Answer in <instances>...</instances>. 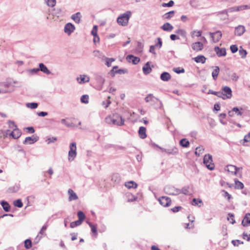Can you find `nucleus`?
<instances>
[{
	"instance_id": "39448f33",
	"label": "nucleus",
	"mask_w": 250,
	"mask_h": 250,
	"mask_svg": "<svg viewBox=\"0 0 250 250\" xmlns=\"http://www.w3.org/2000/svg\"><path fill=\"white\" fill-rule=\"evenodd\" d=\"M124 119L122 116L118 114H113L112 115V124L114 125L121 126L124 125Z\"/></svg>"
},
{
	"instance_id": "ea45409f",
	"label": "nucleus",
	"mask_w": 250,
	"mask_h": 250,
	"mask_svg": "<svg viewBox=\"0 0 250 250\" xmlns=\"http://www.w3.org/2000/svg\"><path fill=\"white\" fill-rule=\"evenodd\" d=\"M189 186H186L183 187L181 189H179V192H178V195L182 193L185 195H188L189 194Z\"/></svg>"
},
{
	"instance_id": "680f3d73",
	"label": "nucleus",
	"mask_w": 250,
	"mask_h": 250,
	"mask_svg": "<svg viewBox=\"0 0 250 250\" xmlns=\"http://www.w3.org/2000/svg\"><path fill=\"white\" fill-rule=\"evenodd\" d=\"M97 30H98V27H97V25H94L93 27V29L91 31V34L94 36V37H97V36H98V34H97Z\"/></svg>"
},
{
	"instance_id": "bf43d9fd",
	"label": "nucleus",
	"mask_w": 250,
	"mask_h": 250,
	"mask_svg": "<svg viewBox=\"0 0 250 250\" xmlns=\"http://www.w3.org/2000/svg\"><path fill=\"white\" fill-rule=\"evenodd\" d=\"M230 78L232 81L237 82L238 80L239 77L237 75L236 73H233L231 74Z\"/></svg>"
},
{
	"instance_id": "4be33fe9",
	"label": "nucleus",
	"mask_w": 250,
	"mask_h": 250,
	"mask_svg": "<svg viewBox=\"0 0 250 250\" xmlns=\"http://www.w3.org/2000/svg\"><path fill=\"white\" fill-rule=\"evenodd\" d=\"M39 66V71H41L43 73L47 75H49L51 74V71L47 68V67L43 63H40Z\"/></svg>"
},
{
	"instance_id": "864d4df0",
	"label": "nucleus",
	"mask_w": 250,
	"mask_h": 250,
	"mask_svg": "<svg viewBox=\"0 0 250 250\" xmlns=\"http://www.w3.org/2000/svg\"><path fill=\"white\" fill-rule=\"evenodd\" d=\"M26 105L28 108L35 109L38 107V104L37 103H27Z\"/></svg>"
},
{
	"instance_id": "49530a36",
	"label": "nucleus",
	"mask_w": 250,
	"mask_h": 250,
	"mask_svg": "<svg viewBox=\"0 0 250 250\" xmlns=\"http://www.w3.org/2000/svg\"><path fill=\"white\" fill-rule=\"evenodd\" d=\"M77 215L79 217L78 220H79L82 223L85 218V214L83 211H79L77 213Z\"/></svg>"
},
{
	"instance_id": "e433bc0d",
	"label": "nucleus",
	"mask_w": 250,
	"mask_h": 250,
	"mask_svg": "<svg viewBox=\"0 0 250 250\" xmlns=\"http://www.w3.org/2000/svg\"><path fill=\"white\" fill-rule=\"evenodd\" d=\"M94 56L101 59L102 61H104L106 57L98 50H95L93 52Z\"/></svg>"
},
{
	"instance_id": "4c0bfd02",
	"label": "nucleus",
	"mask_w": 250,
	"mask_h": 250,
	"mask_svg": "<svg viewBox=\"0 0 250 250\" xmlns=\"http://www.w3.org/2000/svg\"><path fill=\"white\" fill-rule=\"evenodd\" d=\"M179 144L182 147L186 148L189 146V142L186 138H184L180 141Z\"/></svg>"
},
{
	"instance_id": "09e8293b",
	"label": "nucleus",
	"mask_w": 250,
	"mask_h": 250,
	"mask_svg": "<svg viewBox=\"0 0 250 250\" xmlns=\"http://www.w3.org/2000/svg\"><path fill=\"white\" fill-rule=\"evenodd\" d=\"M104 61L105 62V65H107V66L109 67L111 65V63L115 61V59L114 58L106 57Z\"/></svg>"
},
{
	"instance_id": "f3484780",
	"label": "nucleus",
	"mask_w": 250,
	"mask_h": 250,
	"mask_svg": "<svg viewBox=\"0 0 250 250\" xmlns=\"http://www.w3.org/2000/svg\"><path fill=\"white\" fill-rule=\"evenodd\" d=\"M77 80L79 83H84L89 82L90 78L87 75H81L80 77L77 78Z\"/></svg>"
},
{
	"instance_id": "5701e85b",
	"label": "nucleus",
	"mask_w": 250,
	"mask_h": 250,
	"mask_svg": "<svg viewBox=\"0 0 250 250\" xmlns=\"http://www.w3.org/2000/svg\"><path fill=\"white\" fill-rule=\"evenodd\" d=\"M95 79L98 84L101 86H102L104 83L105 79L103 76L100 74H95Z\"/></svg>"
},
{
	"instance_id": "a878e982",
	"label": "nucleus",
	"mask_w": 250,
	"mask_h": 250,
	"mask_svg": "<svg viewBox=\"0 0 250 250\" xmlns=\"http://www.w3.org/2000/svg\"><path fill=\"white\" fill-rule=\"evenodd\" d=\"M68 193L69 194V201L75 200L78 198V197L76 193L71 189H68Z\"/></svg>"
},
{
	"instance_id": "f03ea898",
	"label": "nucleus",
	"mask_w": 250,
	"mask_h": 250,
	"mask_svg": "<svg viewBox=\"0 0 250 250\" xmlns=\"http://www.w3.org/2000/svg\"><path fill=\"white\" fill-rule=\"evenodd\" d=\"M131 16V13L129 11L120 15L117 19V22L119 25L126 26L128 25L129 20Z\"/></svg>"
},
{
	"instance_id": "2eb2a0df",
	"label": "nucleus",
	"mask_w": 250,
	"mask_h": 250,
	"mask_svg": "<svg viewBox=\"0 0 250 250\" xmlns=\"http://www.w3.org/2000/svg\"><path fill=\"white\" fill-rule=\"evenodd\" d=\"M245 27L243 25H238L235 28V35L240 36L245 32Z\"/></svg>"
},
{
	"instance_id": "bb28decb",
	"label": "nucleus",
	"mask_w": 250,
	"mask_h": 250,
	"mask_svg": "<svg viewBox=\"0 0 250 250\" xmlns=\"http://www.w3.org/2000/svg\"><path fill=\"white\" fill-rule=\"evenodd\" d=\"M143 71L145 75H147L151 72L152 69L150 67L149 62H148L145 64L143 67Z\"/></svg>"
},
{
	"instance_id": "37998d69",
	"label": "nucleus",
	"mask_w": 250,
	"mask_h": 250,
	"mask_svg": "<svg viewBox=\"0 0 250 250\" xmlns=\"http://www.w3.org/2000/svg\"><path fill=\"white\" fill-rule=\"evenodd\" d=\"M236 9H237L236 6H234V7H230L227 10H225L221 12L220 13L225 14L227 15V16H228L227 14L228 12H236L237 11Z\"/></svg>"
},
{
	"instance_id": "4468645a",
	"label": "nucleus",
	"mask_w": 250,
	"mask_h": 250,
	"mask_svg": "<svg viewBox=\"0 0 250 250\" xmlns=\"http://www.w3.org/2000/svg\"><path fill=\"white\" fill-rule=\"evenodd\" d=\"M126 60L129 62H131L134 64H137L140 61L139 57L132 55H128L126 57Z\"/></svg>"
},
{
	"instance_id": "6ab92c4d",
	"label": "nucleus",
	"mask_w": 250,
	"mask_h": 250,
	"mask_svg": "<svg viewBox=\"0 0 250 250\" xmlns=\"http://www.w3.org/2000/svg\"><path fill=\"white\" fill-rule=\"evenodd\" d=\"M52 14L53 16L59 17L63 15L62 9L60 7H56L53 9Z\"/></svg>"
},
{
	"instance_id": "c03bdc74",
	"label": "nucleus",
	"mask_w": 250,
	"mask_h": 250,
	"mask_svg": "<svg viewBox=\"0 0 250 250\" xmlns=\"http://www.w3.org/2000/svg\"><path fill=\"white\" fill-rule=\"evenodd\" d=\"M87 223L90 227L92 232L94 233L95 235H97V229L96 226L93 225L91 222L88 221H87Z\"/></svg>"
},
{
	"instance_id": "1a4fd4ad",
	"label": "nucleus",
	"mask_w": 250,
	"mask_h": 250,
	"mask_svg": "<svg viewBox=\"0 0 250 250\" xmlns=\"http://www.w3.org/2000/svg\"><path fill=\"white\" fill-rule=\"evenodd\" d=\"M222 90L223 93V96L226 97V99H230L232 96V90L231 88L228 86H225L222 88Z\"/></svg>"
},
{
	"instance_id": "8fccbe9b",
	"label": "nucleus",
	"mask_w": 250,
	"mask_h": 250,
	"mask_svg": "<svg viewBox=\"0 0 250 250\" xmlns=\"http://www.w3.org/2000/svg\"><path fill=\"white\" fill-rule=\"evenodd\" d=\"M13 204L15 207L21 208L23 206V203L21 199H17L14 201Z\"/></svg>"
},
{
	"instance_id": "13d9d810",
	"label": "nucleus",
	"mask_w": 250,
	"mask_h": 250,
	"mask_svg": "<svg viewBox=\"0 0 250 250\" xmlns=\"http://www.w3.org/2000/svg\"><path fill=\"white\" fill-rule=\"evenodd\" d=\"M158 42L155 43V47H157L160 49L162 46V41L160 37L157 38Z\"/></svg>"
},
{
	"instance_id": "a19ab883",
	"label": "nucleus",
	"mask_w": 250,
	"mask_h": 250,
	"mask_svg": "<svg viewBox=\"0 0 250 250\" xmlns=\"http://www.w3.org/2000/svg\"><path fill=\"white\" fill-rule=\"evenodd\" d=\"M175 33L181 36L183 38H186L187 37V32L184 29H178L175 31Z\"/></svg>"
},
{
	"instance_id": "f257e3e1",
	"label": "nucleus",
	"mask_w": 250,
	"mask_h": 250,
	"mask_svg": "<svg viewBox=\"0 0 250 250\" xmlns=\"http://www.w3.org/2000/svg\"><path fill=\"white\" fill-rule=\"evenodd\" d=\"M15 86L11 80L0 83V94L11 93L14 90Z\"/></svg>"
},
{
	"instance_id": "7c9ffc66",
	"label": "nucleus",
	"mask_w": 250,
	"mask_h": 250,
	"mask_svg": "<svg viewBox=\"0 0 250 250\" xmlns=\"http://www.w3.org/2000/svg\"><path fill=\"white\" fill-rule=\"evenodd\" d=\"M71 19L77 23H79L81 21V15L80 12H77L71 16Z\"/></svg>"
},
{
	"instance_id": "393cba45",
	"label": "nucleus",
	"mask_w": 250,
	"mask_h": 250,
	"mask_svg": "<svg viewBox=\"0 0 250 250\" xmlns=\"http://www.w3.org/2000/svg\"><path fill=\"white\" fill-rule=\"evenodd\" d=\"M138 133L139 136L142 139H145L147 135L146 134V128L144 126H141L139 128Z\"/></svg>"
},
{
	"instance_id": "a18cd8bd",
	"label": "nucleus",
	"mask_w": 250,
	"mask_h": 250,
	"mask_svg": "<svg viewBox=\"0 0 250 250\" xmlns=\"http://www.w3.org/2000/svg\"><path fill=\"white\" fill-rule=\"evenodd\" d=\"M239 53L242 59H245L246 57L247 52L241 46L239 50Z\"/></svg>"
},
{
	"instance_id": "72a5a7b5",
	"label": "nucleus",
	"mask_w": 250,
	"mask_h": 250,
	"mask_svg": "<svg viewBox=\"0 0 250 250\" xmlns=\"http://www.w3.org/2000/svg\"><path fill=\"white\" fill-rule=\"evenodd\" d=\"M137 186V183L133 181H130L125 183V186L129 189L131 188H136Z\"/></svg>"
},
{
	"instance_id": "c85d7f7f",
	"label": "nucleus",
	"mask_w": 250,
	"mask_h": 250,
	"mask_svg": "<svg viewBox=\"0 0 250 250\" xmlns=\"http://www.w3.org/2000/svg\"><path fill=\"white\" fill-rule=\"evenodd\" d=\"M161 28L164 31L170 32L173 29V27L169 22H166L161 27Z\"/></svg>"
},
{
	"instance_id": "ddd939ff",
	"label": "nucleus",
	"mask_w": 250,
	"mask_h": 250,
	"mask_svg": "<svg viewBox=\"0 0 250 250\" xmlns=\"http://www.w3.org/2000/svg\"><path fill=\"white\" fill-rule=\"evenodd\" d=\"M39 139V137L33 135L32 137H26L23 143L24 144H33L36 142Z\"/></svg>"
},
{
	"instance_id": "cd10ccee",
	"label": "nucleus",
	"mask_w": 250,
	"mask_h": 250,
	"mask_svg": "<svg viewBox=\"0 0 250 250\" xmlns=\"http://www.w3.org/2000/svg\"><path fill=\"white\" fill-rule=\"evenodd\" d=\"M167 153L169 155H176L178 153V149L176 146L167 148Z\"/></svg>"
},
{
	"instance_id": "052dcab7",
	"label": "nucleus",
	"mask_w": 250,
	"mask_h": 250,
	"mask_svg": "<svg viewBox=\"0 0 250 250\" xmlns=\"http://www.w3.org/2000/svg\"><path fill=\"white\" fill-rule=\"evenodd\" d=\"M8 123L9 125V127L12 129L13 130L17 127V126L15 124L13 121L9 120L8 121Z\"/></svg>"
},
{
	"instance_id": "a211bd4d",
	"label": "nucleus",
	"mask_w": 250,
	"mask_h": 250,
	"mask_svg": "<svg viewBox=\"0 0 250 250\" xmlns=\"http://www.w3.org/2000/svg\"><path fill=\"white\" fill-rule=\"evenodd\" d=\"M10 135L14 139L19 138L21 135V132L20 130L18 128L14 129L13 131L10 133Z\"/></svg>"
},
{
	"instance_id": "5fc2aeb1",
	"label": "nucleus",
	"mask_w": 250,
	"mask_h": 250,
	"mask_svg": "<svg viewBox=\"0 0 250 250\" xmlns=\"http://www.w3.org/2000/svg\"><path fill=\"white\" fill-rule=\"evenodd\" d=\"M89 96L87 95H83L81 98V101L83 103H88Z\"/></svg>"
},
{
	"instance_id": "c9c22d12",
	"label": "nucleus",
	"mask_w": 250,
	"mask_h": 250,
	"mask_svg": "<svg viewBox=\"0 0 250 250\" xmlns=\"http://www.w3.org/2000/svg\"><path fill=\"white\" fill-rule=\"evenodd\" d=\"M174 14H175L174 11H170L168 12L165 13L164 15H163V19H165V20H169L173 17Z\"/></svg>"
},
{
	"instance_id": "473e14b6",
	"label": "nucleus",
	"mask_w": 250,
	"mask_h": 250,
	"mask_svg": "<svg viewBox=\"0 0 250 250\" xmlns=\"http://www.w3.org/2000/svg\"><path fill=\"white\" fill-rule=\"evenodd\" d=\"M214 68L213 71L212 72V76L214 80H216L217 79L219 71L220 68L219 66H216L213 67Z\"/></svg>"
},
{
	"instance_id": "58836bf2",
	"label": "nucleus",
	"mask_w": 250,
	"mask_h": 250,
	"mask_svg": "<svg viewBox=\"0 0 250 250\" xmlns=\"http://www.w3.org/2000/svg\"><path fill=\"white\" fill-rule=\"evenodd\" d=\"M235 188L236 189H242L244 188V184L238 179H235Z\"/></svg>"
},
{
	"instance_id": "338daca9",
	"label": "nucleus",
	"mask_w": 250,
	"mask_h": 250,
	"mask_svg": "<svg viewBox=\"0 0 250 250\" xmlns=\"http://www.w3.org/2000/svg\"><path fill=\"white\" fill-rule=\"evenodd\" d=\"M230 49L232 53H236L238 50V47L236 45H231L230 47Z\"/></svg>"
},
{
	"instance_id": "f8f14e48",
	"label": "nucleus",
	"mask_w": 250,
	"mask_h": 250,
	"mask_svg": "<svg viewBox=\"0 0 250 250\" xmlns=\"http://www.w3.org/2000/svg\"><path fill=\"white\" fill-rule=\"evenodd\" d=\"M191 47L194 51L198 52L203 49L204 44L200 42H197L191 44Z\"/></svg>"
},
{
	"instance_id": "3c124183",
	"label": "nucleus",
	"mask_w": 250,
	"mask_h": 250,
	"mask_svg": "<svg viewBox=\"0 0 250 250\" xmlns=\"http://www.w3.org/2000/svg\"><path fill=\"white\" fill-rule=\"evenodd\" d=\"M24 247L27 249H29L32 247V242L31 240L27 239L24 241Z\"/></svg>"
},
{
	"instance_id": "2f4dec72",
	"label": "nucleus",
	"mask_w": 250,
	"mask_h": 250,
	"mask_svg": "<svg viewBox=\"0 0 250 250\" xmlns=\"http://www.w3.org/2000/svg\"><path fill=\"white\" fill-rule=\"evenodd\" d=\"M193 60L197 63H204L206 62V58L203 55H198L196 57L193 58Z\"/></svg>"
},
{
	"instance_id": "dca6fc26",
	"label": "nucleus",
	"mask_w": 250,
	"mask_h": 250,
	"mask_svg": "<svg viewBox=\"0 0 250 250\" xmlns=\"http://www.w3.org/2000/svg\"><path fill=\"white\" fill-rule=\"evenodd\" d=\"M214 51L218 57L225 56L226 55V50L225 48H220L218 46L214 47Z\"/></svg>"
},
{
	"instance_id": "69168bd1",
	"label": "nucleus",
	"mask_w": 250,
	"mask_h": 250,
	"mask_svg": "<svg viewBox=\"0 0 250 250\" xmlns=\"http://www.w3.org/2000/svg\"><path fill=\"white\" fill-rule=\"evenodd\" d=\"M229 216L230 218H228V220L230 221V222L233 224L235 223V220L234 219V215L231 213H229Z\"/></svg>"
},
{
	"instance_id": "0eeeda50",
	"label": "nucleus",
	"mask_w": 250,
	"mask_h": 250,
	"mask_svg": "<svg viewBox=\"0 0 250 250\" xmlns=\"http://www.w3.org/2000/svg\"><path fill=\"white\" fill-rule=\"evenodd\" d=\"M146 102L149 103L151 105L157 104L159 102L161 103L159 99L153 96L152 94H149L145 98Z\"/></svg>"
},
{
	"instance_id": "4d7b16f0",
	"label": "nucleus",
	"mask_w": 250,
	"mask_h": 250,
	"mask_svg": "<svg viewBox=\"0 0 250 250\" xmlns=\"http://www.w3.org/2000/svg\"><path fill=\"white\" fill-rule=\"evenodd\" d=\"M202 35V31H197V30H194L192 32H191V36L192 37H194V36L195 35L196 37H201Z\"/></svg>"
},
{
	"instance_id": "79ce46f5",
	"label": "nucleus",
	"mask_w": 250,
	"mask_h": 250,
	"mask_svg": "<svg viewBox=\"0 0 250 250\" xmlns=\"http://www.w3.org/2000/svg\"><path fill=\"white\" fill-rule=\"evenodd\" d=\"M19 190V187L18 185H14L8 188L7 192L9 193L17 192Z\"/></svg>"
},
{
	"instance_id": "c756f323",
	"label": "nucleus",
	"mask_w": 250,
	"mask_h": 250,
	"mask_svg": "<svg viewBox=\"0 0 250 250\" xmlns=\"http://www.w3.org/2000/svg\"><path fill=\"white\" fill-rule=\"evenodd\" d=\"M161 79L165 82H167L171 79V75L167 72H164L161 74Z\"/></svg>"
},
{
	"instance_id": "603ef678",
	"label": "nucleus",
	"mask_w": 250,
	"mask_h": 250,
	"mask_svg": "<svg viewBox=\"0 0 250 250\" xmlns=\"http://www.w3.org/2000/svg\"><path fill=\"white\" fill-rule=\"evenodd\" d=\"M82 222L79 220H77L76 221L72 222L70 223V227L71 228H74L76 227L80 226L82 224Z\"/></svg>"
},
{
	"instance_id": "9b49d317",
	"label": "nucleus",
	"mask_w": 250,
	"mask_h": 250,
	"mask_svg": "<svg viewBox=\"0 0 250 250\" xmlns=\"http://www.w3.org/2000/svg\"><path fill=\"white\" fill-rule=\"evenodd\" d=\"M75 29V26L71 23H66L64 27V32L68 35H70Z\"/></svg>"
},
{
	"instance_id": "de8ad7c7",
	"label": "nucleus",
	"mask_w": 250,
	"mask_h": 250,
	"mask_svg": "<svg viewBox=\"0 0 250 250\" xmlns=\"http://www.w3.org/2000/svg\"><path fill=\"white\" fill-rule=\"evenodd\" d=\"M204 150V149L202 146L196 147V151L195 152V155L197 156H199L200 154L203 152Z\"/></svg>"
},
{
	"instance_id": "aec40b11",
	"label": "nucleus",
	"mask_w": 250,
	"mask_h": 250,
	"mask_svg": "<svg viewBox=\"0 0 250 250\" xmlns=\"http://www.w3.org/2000/svg\"><path fill=\"white\" fill-rule=\"evenodd\" d=\"M242 224L244 227H248L250 226V213H247L244 217Z\"/></svg>"
},
{
	"instance_id": "7ed1b4c3",
	"label": "nucleus",
	"mask_w": 250,
	"mask_h": 250,
	"mask_svg": "<svg viewBox=\"0 0 250 250\" xmlns=\"http://www.w3.org/2000/svg\"><path fill=\"white\" fill-rule=\"evenodd\" d=\"M76 143L73 142L70 144L69 151L68 152V161L71 162L74 160L77 156Z\"/></svg>"
},
{
	"instance_id": "6e6552de",
	"label": "nucleus",
	"mask_w": 250,
	"mask_h": 250,
	"mask_svg": "<svg viewBox=\"0 0 250 250\" xmlns=\"http://www.w3.org/2000/svg\"><path fill=\"white\" fill-rule=\"evenodd\" d=\"M160 204L164 207H169L171 204V199L167 196H162L158 200Z\"/></svg>"
},
{
	"instance_id": "412c9836",
	"label": "nucleus",
	"mask_w": 250,
	"mask_h": 250,
	"mask_svg": "<svg viewBox=\"0 0 250 250\" xmlns=\"http://www.w3.org/2000/svg\"><path fill=\"white\" fill-rule=\"evenodd\" d=\"M240 168L242 169V167H237L233 165H228L227 166V170L234 175H236L237 171Z\"/></svg>"
},
{
	"instance_id": "9d476101",
	"label": "nucleus",
	"mask_w": 250,
	"mask_h": 250,
	"mask_svg": "<svg viewBox=\"0 0 250 250\" xmlns=\"http://www.w3.org/2000/svg\"><path fill=\"white\" fill-rule=\"evenodd\" d=\"M210 37L214 42H217L221 39L222 34L220 31H217L215 32L210 33Z\"/></svg>"
},
{
	"instance_id": "20e7f679",
	"label": "nucleus",
	"mask_w": 250,
	"mask_h": 250,
	"mask_svg": "<svg viewBox=\"0 0 250 250\" xmlns=\"http://www.w3.org/2000/svg\"><path fill=\"white\" fill-rule=\"evenodd\" d=\"M212 162V156L209 154H206L204 157V163L209 170H213L214 168V165Z\"/></svg>"
},
{
	"instance_id": "6e6d98bb",
	"label": "nucleus",
	"mask_w": 250,
	"mask_h": 250,
	"mask_svg": "<svg viewBox=\"0 0 250 250\" xmlns=\"http://www.w3.org/2000/svg\"><path fill=\"white\" fill-rule=\"evenodd\" d=\"M45 2L48 6L54 7L56 3V0H45Z\"/></svg>"
},
{
	"instance_id": "0e129e2a",
	"label": "nucleus",
	"mask_w": 250,
	"mask_h": 250,
	"mask_svg": "<svg viewBox=\"0 0 250 250\" xmlns=\"http://www.w3.org/2000/svg\"><path fill=\"white\" fill-rule=\"evenodd\" d=\"M105 122L108 124H112V115H109L106 117L105 119Z\"/></svg>"
},
{
	"instance_id": "423d86ee",
	"label": "nucleus",
	"mask_w": 250,
	"mask_h": 250,
	"mask_svg": "<svg viewBox=\"0 0 250 250\" xmlns=\"http://www.w3.org/2000/svg\"><path fill=\"white\" fill-rule=\"evenodd\" d=\"M164 191L166 194L172 195H178L179 189L173 186L167 185L164 188Z\"/></svg>"
},
{
	"instance_id": "b1692460",
	"label": "nucleus",
	"mask_w": 250,
	"mask_h": 250,
	"mask_svg": "<svg viewBox=\"0 0 250 250\" xmlns=\"http://www.w3.org/2000/svg\"><path fill=\"white\" fill-rule=\"evenodd\" d=\"M208 94L215 95L218 97L221 98L223 100L226 99V97L225 96H223V93L221 91H213L212 90L210 89L208 90Z\"/></svg>"
},
{
	"instance_id": "774afa93",
	"label": "nucleus",
	"mask_w": 250,
	"mask_h": 250,
	"mask_svg": "<svg viewBox=\"0 0 250 250\" xmlns=\"http://www.w3.org/2000/svg\"><path fill=\"white\" fill-rule=\"evenodd\" d=\"M232 111L235 112L237 115L241 116L242 112L239 110L237 107H234L232 108Z\"/></svg>"
},
{
	"instance_id": "e2e57ef3",
	"label": "nucleus",
	"mask_w": 250,
	"mask_h": 250,
	"mask_svg": "<svg viewBox=\"0 0 250 250\" xmlns=\"http://www.w3.org/2000/svg\"><path fill=\"white\" fill-rule=\"evenodd\" d=\"M174 1L172 0H170L168 3H163L162 4L163 7H171L174 5Z\"/></svg>"
},
{
	"instance_id": "f704fd0d",
	"label": "nucleus",
	"mask_w": 250,
	"mask_h": 250,
	"mask_svg": "<svg viewBox=\"0 0 250 250\" xmlns=\"http://www.w3.org/2000/svg\"><path fill=\"white\" fill-rule=\"evenodd\" d=\"M0 204L4 211L6 212L9 211L10 209V206L9 205V203L5 201H2L0 202Z\"/></svg>"
}]
</instances>
